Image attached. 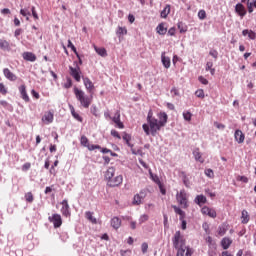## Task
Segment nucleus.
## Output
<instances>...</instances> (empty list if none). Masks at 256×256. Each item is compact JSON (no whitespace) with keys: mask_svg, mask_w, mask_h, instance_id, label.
<instances>
[{"mask_svg":"<svg viewBox=\"0 0 256 256\" xmlns=\"http://www.w3.org/2000/svg\"><path fill=\"white\" fill-rule=\"evenodd\" d=\"M234 138L237 143H244L245 142V134H243V131L236 130L234 133Z\"/></svg>","mask_w":256,"mask_h":256,"instance_id":"13","label":"nucleus"},{"mask_svg":"<svg viewBox=\"0 0 256 256\" xmlns=\"http://www.w3.org/2000/svg\"><path fill=\"white\" fill-rule=\"evenodd\" d=\"M69 70H70V75H72L75 81L77 82L81 81V75H80L81 69L79 68V66H76V68H73V66H70Z\"/></svg>","mask_w":256,"mask_h":256,"instance_id":"6","label":"nucleus"},{"mask_svg":"<svg viewBox=\"0 0 256 256\" xmlns=\"http://www.w3.org/2000/svg\"><path fill=\"white\" fill-rule=\"evenodd\" d=\"M48 221H50V223H53L55 229H59V227L63 225V219L59 214H53L52 216H49Z\"/></svg>","mask_w":256,"mask_h":256,"instance_id":"5","label":"nucleus"},{"mask_svg":"<svg viewBox=\"0 0 256 256\" xmlns=\"http://www.w3.org/2000/svg\"><path fill=\"white\" fill-rule=\"evenodd\" d=\"M111 226L113 229H119V227H121V219H119V217L112 218Z\"/></svg>","mask_w":256,"mask_h":256,"instance_id":"23","label":"nucleus"},{"mask_svg":"<svg viewBox=\"0 0 256 256\" xmlns=\"http://www.w3.org/2000/svg\"><path fill=\"white\" fill-rule=\"evenodd\" d=\"M211 69H213V62H207L206 63V71H209Z\"/></svg>","mask_w":256,"mask_h":256,"instance_id":"63","label":"nucleus"},{"mask_svg":"<svg viewBox=\"0 0 256 256\" xmlns=\"http://www.w3.org/2000/svg\"><path fill=\"white\" fill-rule=\"evenodd\" d=\"M122 139L123 141H126V145H128V147H133V144L129 143V141H131V135L124 132Z\"/></svg>","mask_w":256,"mask_h":256,"instance_id":"29","label":"nucleus"},{"mask_svg":"<svg viewBox=\"0 0 256 256\" xmlns=\"http://www.w3.org/2000/svg\"><path fill=\"white\" fill-rule=\"evenodd\" d=\"M31 11H32V16L34 17V19H39V15H37V11L35 10V6H33L31 8Z\"/></svg>","mask_w":256,"mask_h":256,"instance_id":"59","label":"nucleus"},{"mask_svg":"<svg viewBox=\"0 0 256 256\" xmlns=\"http://www.w3.org/2000/svg\"><path fill=\"white\" fill-rule=\"evenodd\" d=\"M0 93H2V95L7 94V89L5 88V85H3V83H0Z\"/></svg>","mask_w":256,"mask_h":256,"instance_id":"57","label":"nucleus"},{"mask_svg":"<svg viewBox=\"0 0 256 256\" xmlns=\"http://www.w3.org/2000/svg\"><path fill=\"white\" fill-rule=\"evenodd\" d=\"M173 209L177 215H180V221H183V219H185V211L177 206H173Z\"/></svg>","mask_w":256,"mask_h":256,"instance_id":"26","label":"nucleus"},{"mask_svg":"<svg viewBox=\"0 0 256 256\" xmlns=\"http://www.w3.org/2000/svg\"><path fill=\"white\" fill-rule=\"evenodd\" d=\"M193 156L195 158V161H198L199 163H205V159H203V155L199 151V148L193 150Z\"/></svg>","mask_w":256,"mask_h":256,"instance_id":"16","label":"nucleus"},{"mask_svg":"<svg viewBox=\"0 0 256 256\" xmlns=\"http://www.w3.org/2000/svg\"><path fill=\"white\" fill-rule=\"evenodd\" d=\"M228 229L229 226L227 224L220 225L218 228V235H220V237H223V235L227 233Z\"/></svg>","mask_w":256,"mask_h":256,"instance_id":"22","label":"nucleus"},{"mask_svg":"<svg viewBox=\"0 0 256 256\" xmlns=\"http://www.w3.org/2000/svg\"><path fill=\"white\" fill-rule=\"evenodd\" d=\"M196 97H199L200 99H203L205 97V92L203 90H197L195 92Z\"/></svg>","mask_w":256,"mask_h":256,"instance_id":"42","label":"nucleus"},{"mask_svg":"<svg viewBox=\"0 0 256 256\" xmlns=\"http://www.w3.org/2000/svg\"><path fill=\"white\" fill-rule=\"evenodd\" d=\"M87 149H88V151H95V149H101V146L88 144Z\"/></svg>","mask_w":256,"mask_h":256,"instance_id":"47","label":"nucleus"},{"mask_svg":"<svg viewBox=\"0 0 256 256\" xmlns=\"http://www.w3.org/2000/svg\"><path fill=\"white\" fill-rule=\"evenodd\" d=\"M209 55H211V57H213L214 59H217V57H219V53L217 52V50H211L209 52Z\"/></svg>","mask_w":256,"mask_h":256,"instance_id":"53","label":"nucleus"},{"mask_svg":"<svg viewBox=\"0 0 256 256\" xmlns=\"http://www.w3.org/2000/svg\"><path fill=\"white\" fill-rule=\"evenodd\" d=\"M148 249H149V244H147L146 242L142 243V245H141L142 253L143 254L147 253Z\"/></svg>","mask_w":256,"mask_h":256,"instance_id":"46","label":"nucleus"},{"mask_svg":"<svg viewBox=\"0 0 256 256\" xmlns=\"http://www.w3.org/2000/svg\"><path fill=\"white\" fill-rule=\"evenodd\" d=\"M20 14L23 15V17L31 16V12L27 9H21Z\"/></svg>","mask_w":256,"mask_h":256,"instance_id":"48","label":"nucleus"},{"mask_svg":"<svg viewBox=\"0 0 256 256\" xmlns=\"http://www.w3.org/2000/svg\"><path fill=\"white\" fill-rule=\"evenodd\" d=\"M133 205H141V203H143V199L141 196H139L138 194H136L134 196V199H133Z\"/></svg>","mask_w":256,"mask_h":256,"instance_id":"31","label":"nucleus"},{"mask_svg":"<svg viewBox=\"0 0 256 256\" xmlns=\"http://www.w3.org/2000/svg\"><path fill=\"white\" fill-rule=\"evenodd\" d=\"M53 119H54V115H53V112L51 111L45 112L44 115L42 116V122L45 125H50V123H53Z\"/></svg>","mask_w":256,"mask_h":256,"instance_id":"8","label":"nucleus"},{"mask_svg":"<svg viewBox=\"0 0 256 256\" xmlns=\"http://www.w3.org/2000/svg\"><path fill=\"white\" fill-rule=\"evenodd\" d=\"M83 83L88 93H90V95H93V89H95V85H93V82L91 81V79L83 78Z\"/></svg>","mask_w":256,"mask_h":256,"instance_id":"10","label":"nucleus"},{"mask_svg":"<svg viewBox=\"0 0 256 256\" xmlns=\"http://www.w3.org/2000/svg\"><path fill=\"white\" fill-rule=\"evenodd\" d=\"M123 183V176L118 175L115 178H112L110 181H108L109 187H119Z\"/></svg>","mask_w":256,"mask_h":256,"instance_id":"9","label":"nucleus"},{"mask_svg":"<svg viewBox=\"0 0 256 256\" xmlns=\"http://www.w3.org/2000/svg\"><path fill=\"white\" fill-rule=\"evenodd\" d=\"M29 169H31V163H25L22 166V171H29Z\"/></svg>","mask_w":256,"mask_h":256,"instance_id":"61","label":"nucleus"},{"mask_svg":"<svg viewBox=\"0 0 256 256\" xmlns=\"http://www.w3.org/2000/svg\"><path fill=\"white\" fill-rule=\"evenodd\" d=\"M91 113L94 114L95 117H99V111L97 110L96 106L91 107Z\"/></svg>","mask_w":256,"mask_h":256,"instance_id":"52","label":"nucleus"},{"mask_svg":"<svg viewBox=\"0 0 256 256\" xmlns=\"http://www.w3.org/2000/svg\"><path fill=\"white\" fill-rule=\"evenodd\" d=\"M163 219H164V227H165L166 229H169V219H168V217H167V214H164V215H163Z\"/></svg>","mask_w":256,"mask_h":256,"instance_id":"49","label":"nucleus"},{"mask_svg":"<svg viewBox=\"0 0 256 256\" xmlns=\"http://www.w3.org/2000/svg\"><path fill=\"white\" fill-rule=\"evenodd\" d=\"M72 86H73V82L71 81V78H68L66 83H64V87L65 89H71Z\"/></svg>","mask_w":256,"mask_h":256,"instance_id":"44","label":"nucleus"},{"mask_svg":"<svg viewBox=\"0 0 256 256\" xmlns=\"http://www.w3.org/2000/svg\"><path fill=\"white\" fill-rule=\"evenodd\" d=\"M214 126L217 128V129H225V125L224 124H221L219 122H214Z\"/></svg>","mask_w":256,"mask_h":256,"instance_id":"62","label":"nucleus"},{"mask_svg":"<svg viewBox=\"0 0 256 256\" xmlns=\"http://www.w3.org/2000/svg\"><path fill=\"white\" fill-rule=\"evenodd\" d=\"M68 48H70L77 55V48L75 47V45H73V42H71V40H68Z\"/></svg>","mask_w":256,"mask_h":256,"instance_id":"43","label":"nucleus"},{"mask_svg":"<svg viewBox=\"0 0 256 256\" xmlns=\"http://www.w3.org/2000/svg\"><path fill=\"white\" fill-rule=\"evenodd\" d=\"M249 39L255 40L256 39V33L252 30L248 32Z\"/></svg>","mask_w":256,"mask_h":256,"instance_id":"55","label":"nucleus"},{"mask_svg":"<svg viewBox=\"0 0 256 256\" xmlns=\"http://www.w3.org/2000/svg\"><path fill=\"white\" fill-rule=\"evenodd\" d=\"M231 243H233V240L230 238H223L221 241V245L223 249H229L231 247Z\"/></svg>","mask_w":256,"mask_h":256,"instance_id":"21","label":"nucleus"},{"mask_svg":"<svg viewBox=\"0 0 256 256\" xmlns=\"http://www.w3.org/2000/svg\"><path fill=\"white\" fill-rule=\"evenodd\" d=\"M176 200L179 203V205L182 206L183 209H187V207H189V203L187 200V192L185 191V189L181 190L180 192H177Z\"/></svg>","mask_w":256,"mask_h":256,"instance_id":"3","label":"nucleus"},{"mask_svg":"<svg viewBox=\"0 0 256 256\" xmlns=\"http://www.w3.org/2000/svg\"><path fill=\"white\" fill-rule=\"evenodd\" d=\"M247 7H248V12H249V13H253V7H254V6L251 5V3H250L249 1L247 2Z\"/></svg>","mask_w":256,"mask_h":256,"instance_id":"64","label":"nucleus"},{"mask_svg":"<svg viewBox=\"0 0 256 256\" xmlns=\"http://www.w3.org/2000/svg\"><path fill=\"white\" fill-rule=\"evenodd\" d=\"M116 33H117V35H127V28H125V27H118Z\"/></svg>","mask_w":256,"mask_h":256,"instance_id":"36","label":"nucleus"},{"mask_svg":"<svg viewBox=\"0 0 256 256\" xmlns=\"http://www.w3.org/2000/svg\"><path fill=\"white\" fill-rule=\"evenodd\" d=\"M145 221H149V215H147V214L141 215L140 218H139L140 225L142 223H145Z\"/></svg>","mask_w":256,"mask_h":256,"instance_id":"40","label":"nucleus"},{"mask_svg":"<svg viewBox=\"0 0 256 256\" xmlns=\"http://www.w3.org/2000/svg\"><path fill=\"white\" fill-rule=\"evenodd\" d=\"M112 121L113 123H115L116 127H118V129H124L125 125H123V122H121V113L119 111H117L114 115V117H112Z\"/></svg>","mask_w":256,"mask_h":256,"instance_id":"7","label":"nucleus"},{"mask_svg":"<svg viewBox=\"0 0 256 256\" xmlns=\"http://www.w3.org/2000/svg\"><path fill=\"white\" fill-rule=\"evenodd\" d=\"M138 196L141 197L142 199H145V197H147V190H141Z\"/></svg>","mask_w":256,"mask_h":256,"instance_id":"60","label":"nucleus"},{"mask_svg":"<svg viewBox=\"0 0 256 256\" xmlns=\"http://www.w3.org/2000/svg\"><path fill=\"white\" fill-rule=\"evenodd\" d=\"M158 119L153 117V112L151 110L148 112V124L142 125V129L146 135H152V137H155V135H157V131H161V127H165V125H167V113L160 112L158 114Z\"/></svg>","mask_w":256,"mask_h":256,"instance_id":"1","label":"nucleus"},{"mask_svg":"<svg viewBox=\"0 0 256 256\" xmlns=\"http://www.w3.org/2000/svg\"><path fill=\"white\" fill-rule=\"evenodd\" d=\"M150 175L154 181V183H157V185H159V183H161V180H159V176H153V173L150 172Z\"/></svg>","mask_w":256,"mask_h":256,"instance_id":"58","label":"nucleus"},{"mask_svg":"<svg viewBox=\"0 0 256 256\" xmlns=\"http://www.w3.org/2000/svg\"><path fill=\"white\" fill-rule=\"evenodd\" d=\"M171 13V5L167 4L165 8L161 11L160 16L162 19H167V16Z\"/></svg>","mask_w":256,"mask_h":256,"instance_id":"20","label":"nucleus"},{"mask_svg":"<svg viewBox=\"0 0 256 256\" xmlns=\"http://www.w3.org/2000/svg\"><path fill=\"white\" fill-rule=\"evenodd\" d=\"M156 29L159 35H165V33H167V28H165L163 24H159Z\"/></svg>","mask_w":256,"mask_h":256,"instance_id":"30","label":"nucleus"},{"mask_svg":"<svg viewBox=\"0 0 256 256\" xmlns=\"http://www.w3.org/2000/svg\"><path fill=\"white\" fill-rule=\"evenodd\" d=\"M175 249H177V254H176V256H183V255H185V249H186V247H183V248H175Z\"/></svg>","mask_w":256,"mask_h":256,"instance_id":"45","label":"nucleus"},{"mask_svg":"<svg viewBox=\"0 0 256 256\" xmlns=\"http://www.w3.org/2000/svg\"><path fill=\"white\" fill-rule=\"evenodd\" d=\"M94 49H95L96 53L98 55H100V57H107V50H105V48H99L94 45Z\"/></svg>","mask_w":256,"mask_h":256,"instance_id":"25","label":"nucleus"},{"mask_svg":"<svg viewBox=\"0 0 256 256\" xmlns=\"http://www.w3.org/2000/svg\"><path fill=\"white\" fill-rule=\"evenodd\" d=\"M74 94L76 99L80 102V105H82L84 109H89L93 102V95L87 96L83 90H79L77 87L74 88Z\"/></svg>","mask_w":256,"mask_h":256,"instance_id":"2","label":"nucleus"},{"mask_svg":"<svg viewBox=\"0 0 256 256\" xmlns=\"http://www.w3.org/2000/svg\"><path fill=\"white\" fill-rule=\"evenodd\" d=\"M208 217H212V219H215V217H217V212L215 211V209H211L208 210Z\"/></svg>","mask_w":256,"mask_h":256,"instance_id":"41","label":"nucleus"},{"mask_svg":"<svg viewBox=\"0 0 256 256\" xmlns=\"http://www.w3.org/2000/svg\"><path fill=\"white\" fill-rule=\"evenodd\" d=\"M161 61H162L163 66L166 69H169V67H171V59L169 57L165 56V52H162V54H161Z\"/></svg>","mask_w":256,"mask_h":256,"instance_id":"18","label":"nucleus"},{"mask_svg":"<svg viewBox=\"0 0 256 256\" xmlns=\"http://www.w3.org/2000/svg\"><path fill=\"white\" fill-rule=\"evenodd\" d=\"M241 219L244 225H247V223H249V212H247V210L242 211Z\"/></svg>","mask_w":256,"mask_h":256,"instance_id":"27","label":"nucleus"},{"mask_svg":"<svg viewBox=\"0 0 256 256\" xmlns=\"http://www.w3.org/2000/svg\"><path fill=\"white\" fill-rule=\"evenodd\" d=\"M25 199L28 203H33V201H34L33 193H31V192L26 193Z\"/></svg>","mask_w":256,"mask_h":256,"instance_id":"35","label":"nucleus"},{"mask_svg":"<svg viewBox=\"0 0 256 256\" xmlns=\"http://www.w3.org/2000/svg\"><path fill=\"white\" fill-rule=\"evenodd\" d=\"M62 208H61V213L64 215V217H71V211L69 210V203L67 200L62 201Z\"/></svg>","mask_w":256,"mask_h":256,"instance_id":"11","label":"nucleus"},{"mask_svg":"<svg viewBox=\"0 0 256 256\" xmlns=\"http://www.w3.org/2000/svg\"><path fill=\"white\" fill-rule=\"evenodd\" d=\"M206 17H207V12H205V10H200V11L198 12V18H199L201 21H203V19H206Z\"/></svg>","mask_w":256,"mask_h":256,"instance_id":"38","label":"nucleus"},{"mask_svg":"<svg viewBox=\"0 0 256 256\" xmlns=\"http://www.w3.org/2000/svg\"><path fill=\"white\" fill-rule=\"evenodd\" d=\"M70 111L74 119H76L77 121H82L81 116H79V114L75 112V108L73 106H70Z\"/></svg>","mask_w":256,"mask_h":256,"instance_id":"32","label":"nucleus"},{"mask_svg":"<svg viewBox=\"0 0 256 256\" xmlns=\"http://www.w3.org/2000/svg\"><path fill=\"white\" fill-rule=\"evenodd\" d=\"M195 203L196 205H204V203H207V197L203 196V195H198L195 198Z\"/></svg>","mask_w":256,"mask_h":256,"instance_id":"24","label":"nucleus"},{"mask_svg":"<svg viewBox=\"0 0 256 256\" xmlns=\"http://www.w3.org/2000/svg\"><path fill=\"white\" fill-rule=\"evenodd\" d=\"M115 175V167H109L105 173V179H107V181H110L113 179Z\"/></svg>","mask_w":256,"mask_h":256,"instance_id":"19","label":"nucleus"},{"mask_svg":"<svg viewBox=\"0 0 256 256\" xmlns=\"http://www.w3.org/2000/svg\"><path fill=\"white\" fill-rule=\"evenodd\" d=\"M235 11L236 13H238V15H240V17H245V15H247V11H245V6H243V4L238 3L235 7Z\"/></svg>","mask_w":256,"mask_h":256,"instance_id":"17","label":"nucleus"},{"mask_svg":"<svg viewBox=\"0 0 256 256\" xmlns=\"http://www.w3.org/2000/svg\"><path fill=\"white\" fill-rule=\"evenodd\" d=\"M112 137H116L117 139H121V135H119V132L117 130H111Z\"/></svg>","mask_w":256,"mask_h":256,"instance_id":"56","label":"nucleus"},{"mask_svg":"<svg viewBox=\"0 0 256 256\" xmlns=\"http://www.w3.org/2000/svg\"><path fill=\"white\" fill-rule=\"evenodd\" d=\"M210 209H211V208H209V207H207V206H204V207L201 209L202 215H208Z\"/></svg>","mask_w":256,"mask_h":256,"instance_id":"54","label":"nucleus"},{"mask_svg":"<svg viewBox=\"0 0 256 256\" xmlns=\"http://www.w3.org/2000/svg\"><path fill=\"white\" fill-rule=\"evenodd\" d=\"M4 76L6 77V79H8V81H17V76L15 74H13V72H11V70H9V68H5L3 70Z\"/></svg>","mask_w":256,"mask_h":256,"instance_id":"12","label":"nucleus"},{"mask_svg":"<svg viewBox=\"0 0 256 256\" xmlns=\"http://www.w3.org/2000/svg\"><path fill=\"white\" fill-rule=\"evenodd\" d=\"M85 215H86V219H88V221H90L94 225L97 224V218L93 217V212L87 211L85 213Z\"/></svg>","mask_w":256,"mask_h":256,"instance_id":"28","label":"nucleus"},{"mask_svg":"<svg viewBox=\"0 0 256 256\" xmlns=\"http://www.w3.org/2000/svg\"><path fill=\"white\" fill-rule=\"evenodd\" d=\"M81 145H83V147H89V139H87L85 136L81 137Z\"/></svg>","mask_w":256,"mask_h":256,"instance_id":"39","label":"nucleus"},{"mask_svg":"<svg viewBox=\"0 0 256 256\" xmlns=\"http://www.w3.org/2000/svg\"><path fill=\"white\" fill-rule=\"evenodd\" d=\"M158 187H159L160 193H161L162 195H166V194H167V190H165V187L163 186L162 183H159Z\"/></svg>","mask_w":256,"mask_h":256,"instance_id":"50","label":"nucleus"},{"mask_svg":"<svg viewBox=\"0 0 256 256\" xmlns=\"http://www.w3.org/2000/svg\"><path fill=\"white\" fill-rule=\"evenodd\" d=\"M19 91L21 94V98L23 99V101H25L26 103H29V95L27 94V88L25 87V85H21L19 87Z\"/></svg>","mask_w":256,"mask_h":256,"instance_id":"14","label":"nucleus"},{"mask_svg":"<svg viewBox=\"0 0 256 256\" xmlns=\"http://www.w3.org/2000/svg\"><path fill=\"white\" fill-rule=\"evenodd\" d=\"M206 177H209L210 179H213L215 177V173L213 172V169L208 168L205 170Z\"/></svg>","mask_w":256,"mask_h":256,"instance_id":"34","label":"nucleus"},{"mask_svg":"<svg viewBox=\"0 0 256 256\" xmlns=\"http://www.w3.org/2000/svg\"><path fill=\"white\" fill-rule=\"evenodd\" d=\"M22 57L25 59V61H30L31 63L37 61V56H35L33 52H24Z\"/></svg>","mask_w":256,"mask_h":256,"instance_id":"15","label":"nucleus"},{"mask_svg":"<svg viewBox=\"0 0 256 256\" xmlns=\"http://www.w3.org/2000/svg\"><path fill=\"white\" fill-rule=\"evenodd\" d=\"M174 249H179L185 247V239L181 236V231H177L172 239Z\"/></svg>","mask_w":256,"mask_h":256,"instance_id":"4","label":"nucleus"},{"mask_svg":"<svg viewBox=\"0 0 256 256\" xmlns=\"http://www.w3.org/2000/svg\"><path fill=\"white\" fill-rule=\"evenodd\" d=\"M191 117H193V114H191V112H183V118L185 121H191Z\"/></svg>","mask_w":256,"mask_h":256,"instance_id":"37","label":"nucleus"},{"mask_svg":"<svg viewBox=\"0 0 256 256\" xmlns=\"http://www.w3.org/2000/svg\"><path fill=\"white\" fill-rule=\"evenodd\" d=\"M198 81H200V83H202V85H208L209 84V81L207 79H205V77H203V76H200L198 78Z\"/></svg>","mask_w":256,"mask_h":256,"instance_id":"51","label":"nucleus"},{"mask_svg":"<svg viewBox=\"0 0 256 256\" xmlns=\"http://www.w3.org/2000/svg\"><path fill=\"white\" fill-rule=\"evenodd\" d=\"M0 49H9V42L6 40L0 39Z\"/></svg>","mask_w":256,"mask_h":256,"instance_id":"33","label":"nucleus"}]
</instances>
